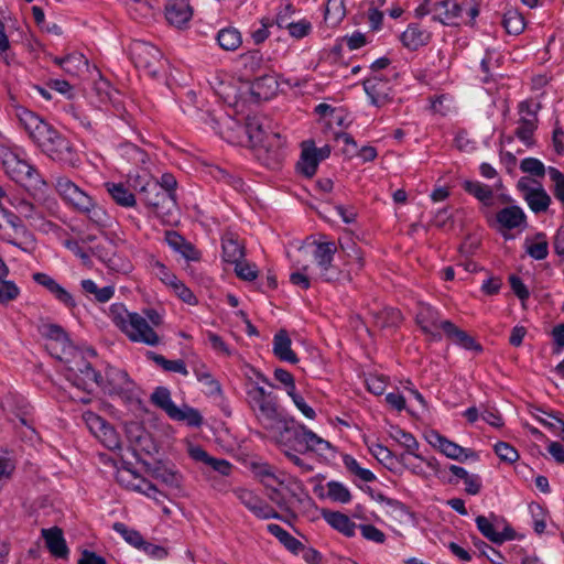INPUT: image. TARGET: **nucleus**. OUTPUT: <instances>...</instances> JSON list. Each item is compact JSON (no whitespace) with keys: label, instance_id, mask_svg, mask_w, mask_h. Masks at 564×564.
<instances>
[{"label":"nucleus","instance_id":"obj_1","mask_svg":"<svg viewBox=\"0 0 564 564\" xmlns=\"http://www.w3.org/2000/svg\"><path fill=\"white\" fill-rule=\"evenodd\" d=\"M55 357L64 364L63 373L76 388L90 392L93 384H101L102 376L100 372L96 371L85 359L84 354L73 345H68L66 355L56 354Z\"/></svg>","mask_w":564,"mask_h":564},{"label":"nucleus","instance_id":"obj_2","mask_svg":"<svg viewBox=\"0 0 564 564\" xmlns=\"http://www.w3.org/2000/svg\"><path fill=\"white\" fill-rule=\"evenodd\" d=\"M55 189L67 205L78 213L87 215L95 224L102 225L106 223V212L95 203L93 197L69 178L58 176L55 182Z\"/></svg>","mask_w":564,"mask_h":564},{"label":"nucleus","instance_id":"obj_3","mask_svg":"<svg viewBox=\"0 0 564 564\" xmlns=\"http://www.w3.org/2000/svg\"><path fill=\"white\" fill-rule=\"evenodd\" d=\"M55 189L67 205L78 213L87 215L95 224L102 225L106 223V212L95 203L93 197L69 178L58 176L55 182Z\"/></svg>","mask_w":564,"mask_h":564},{"label":"nucleus","instance_id":"obj_4","mask_svg":"<svg viewBox=\"0 0 564 564\" xmlns=\"http://www.w3.org/2000/svg\"><path fill=\"white\" fill-rule=\"evenodd\" d=\"M248 403L261 425L274 431L286 419L279 410L276 398L263 387L253 384L248 391Z\"/></svg>","mask_w":564,"mask_h":564},{"label":"nucleus","instance_id":"obj_5","mask_svg":"<svg viewBox=\"0 0 564 564\" xmlns=\"http://www.w3.org/2000/svg\"><path fill=\"white\" fill-rule=\"evenodd\" d=\"M139 197L163 223L173 224L175 221L177 216L176 196L164 191L159 182H147L140 188Z\"/></svg>","mask_w":564,"mask_h":564},{"label":"nucleus","instance_id":"obj_6","mask_svg":"<svg viewBox=\"0 0 564 564\" xmlns=\"http://www.w3.org/2000/svg\"><path fill=\"white\" fill-rule=\"evenodd\" d=\"M37 145L46 155L62 165L76 167L79 164V156L70 142L53 127Z\"/></svg>","mask_w":564,"mask_h":564},{"label":"nucleus","instance_id":"obj_7","mask_svg":"<svg viewBox=\"0 0 564 564\" xmlns=\"http://www.w3.org/2000/svg\"><path fill=\"white\" fill-rule=\"evenodd\" d=\"M273 432L283 454L286 452L307 453L305 425L296 423L292 417H286Z\"/></svg>","mask_w":564,"mask_h":564},{"label":"nucleus","instance_id":"obj_8","mask_svg":"<svg viewBox=\"0 0 564 564\" xmlns=\"http://www.w3.org/2000/svg\"><path fill=\"white\" fill-rule=\"evenodd\" d=\"M2 166L14 182L29 191H42L46 186L39 171L26 161L20 159L17 153L10 156Z\"/></svg>","mask_w":564,"mask_h":564},{"label":"nucleus","instance_id":"obj_9","mask_svg":"<svg viewBox=\"0 0 564 564\" xmlns=\"http://www.w3.org/2000/svg\"><path fill=\"white\" fill-rule=\"evenodd\" d=\"M130 56L135 67L151 77H156L163 69V55L158 47L150 43L134 41L130 45Z\"/></svg>","mask_w":564,"mask_h":564},{"label":"nucleus","instance_id":"obj_10","mask_svg":"<svg viewBox=\"0 0 564 564\" xmlns=\"http://www.w3.org/2000/svg\"><path fill=\"white\" fill-rule=\"evenodd\" d=\"M336 251L337 247L333 241L315 242L313 257L319 268V278L326 282H334L339 279L340 272L333 265Z\"/></svg>","mask_w":564,"mask_h":564},{"label":"nucleus","instance_id":"obj_11","mask_svg":"<svg viewBox=\"0 0 564 564\" xmlns=\"http://www.w3.org/2000/svg\"><path fill=\"white\" fill-rule=\"evenodd\" d=\"M90 432L109 449L120 447V438L116 430L101 416L94 412H85L83 415Z\"/></svg>","mask_w":564,"mask_h":564},{"label":"nucleus","instance_id":"obj_12","mask_svg":"<svg viewBox=\"0 0 564 564\" xmlns=\"http://www.w3.org/2000/svg\"><path fill=\"white\" fill-rule=\"evenodd\" d=\"M123 333L134 343H142L152 347L161 343L160 336L154 332L145 317L134 312Z\"/></svg>","mask_w":564,"mask_h":564},{"label":"nucleus","instance_id":"obj_13","mask_svg":"<svg viewBox=\"0 0 564 564\" xmlns=\"http://www.w3.org/2000/svg\"><path fill=\"white\" fill-rule=\"evenodd\" d=\"M427 442L438 448L448 458L464 462L467 459H478V454L471 449L462 447L460 445L447 440L436 431H431L426 435Z\"/></svg>","mask_w":564,"mask_h":564},{"label":"nucleus","instance_id":"obj_14","mask_svg":"<svg viewBox=\"0 0 564 564\" xmlns=\"http://www.w3.org/2000/svg\"><path fill=\"white\" fill-rule=\"evenodd\" d=\"M364 88L371 104L377 107L391 102L395 95V89L391 82L377 75L367 78L364 82Z\"/></svg>","mask_w":564,"mask_h":564},{"label":"nucleus","instance_id":"obj_15","mask_svg":"<svg viewBox=\"0 0 564 564\" xmlns=\"http://www.w3.org/2000/svg\"><path fill=\"white\" fill-rule=\"evenodd\" d=\"M239 501L259 519H281V516L253 491L238 488L235 491Z\"/></svg>","mask_w":564,"mask_h":564},{"label":"nucleus","instance_id":"obj_16","mask_svg":"<svg viewBox=\"0 0 564 564\" xmlns=\"http://www.w3.org/2000/svg\"><path fill=\"white\" fill-rule=\"evenodd\" d=\"M118 480L126 487L153 499L156 503L162 502L160 497H165L151 481L130 469L119 471Z\"/></svg>","mask_w":564,"mask_h":564},{"label":"nucleus","instance_id":"obj_17","mask_svg":"<svg viewBox=\"0 0 564 564\" xmlns=\"http://www.w3.org/2000/svg\"><path fill=\"white\" fill-rule=\"evenodd\" d=\"M18 118L24 130L36 144L41 142L45 134H47V131L52 128L51 124L28 109L20 110L18 112Z\"/></svg>","mask_w":564,"mask_h":564},{"label":"nucleus","instance_id":"obj_18","mask_svg":"<svg viewBox=\"0 0 564 564\" xmlns=\"http://www.w3.org/2000/svg\"><path fill=\"white\" fill-rule=\"evenodd\" d=\"M415 319L424 334L430 335L434 340H441L438 330L442 329L440 324L443 321L436 310L430 305H420Z\"/></svg>","mask_w":564,"mask_h":564},{"label":"nucleus","instance_id":"obj_19","mask_svg":"<svg viewBox=\"0 0 564 564\" xmlns=\"http://www.w3.org/2000/svg\"><path fill=\"white\" fill-rule=\"evenodd\" d=\"M34 282L45 288L57 301L63 303L68 308L76 307V302L73 295L64 289L56 280L43 272H36L32 275Z\"/></svg>","mask_w":564,"mask_h":564},{"label":"nucleus","instance_id":"obj_20","mask_svg":"<svg viewBox=\"0 0 564 564\" xmlns=\"http://www.w3.org/2000/svg\"><path fill=\"white\" fill-rule=\"evenodd\" d=\"M193 15L188 0H170L165 6V17L170 24L181 28Z\"/></svg>","mask_w":564,"mask_h":564},{"label":"nucleus","instance_id":"obj_21","mask_svg":"<svg viewBox=\"0 0 564 564\" xmlns=\"http://www.w3.org/2000/svg\"><path fill=\"white\" fill-rule=\"evenodd\" d=\"M245 131L251 144L253 147H258L259 143L265 142L267 135L271 131V127H269L265 118L260 116H249L246 119Z\"/></svg>","mask_w":564,"mask_h":564},{"label":"nucleus","instance_id":"obj_22","mask_svg":"<svg viewBox=\"0 0 564 564\" xmlns=\"http://www.w3.org/2000/svg\"><path fill=\"white\" fill-rule=\"evenodd\" d=\"M440 326L442 327L446 336L460 347L467 350H474L476 352H480L482 350L480 344H478L465 330L459 329L457 326H455L451 321L441 322Z\"/></svg>","mask_w":564,"mask_h":564},{"label":"nucleus","instance_id":"obj_23","mask_svg":"<svg viewBox=\"0 0 564 564\" xmlns=\"http://www.w3.org/2000/svg\"><path fill=\"white\" fill-rule=\"evenodd\" d=\"M42 536L45 540L46 547L52 555L65 558L68 555V547L63 535V530L58 527L42 530Z\"/></svg>","mask_w":564,"mask_h":564},{"label":"nucleus","instance_id":"obj_24","mask_svg":"<svg viewBox=\"0 0 564 564\" xmlns=\"http://www.w3.org/2000/svg\"><path fill=\"white\" fill-rule=\"evenodd\" d=\"M292 341L285 329L279 330L273 337V354L281 361L296 364L299 358L291 348Z\"/></svg>","mask_w":564,"mask_h":564},{"label":"nucleus","instance_id":"obj_25","mask_svg":"<svg viewBox=\"0 0 564 564\" xmlns=\"http://www.w3.org/2000/svg\"><path fill=\"white\" fill-rule=\"evenodd\" d=\"M250 89L251 94L257 98L269 99L278 89V80L269 72H263L254 78Z\"/></svg>","mask_w":564,"mask_h":564},{"label":"nucleus","instance_id":"obj_26","mask_svg":"<svg viewBox=\"0 0 564 564\" xmlns=\"http://www.w3.org/2000/svg\"><path fill=\"white\" fill-rule=\"evenodd\" d=\"M496 219L502 228L511 230L524 225L527 216L519 206H509L499 210Z\"/></svg>","mask_w":564,"mask_h":564},{"label":"nucleus","instance_id":"obj_27","mask_svg":"<svg viewBox=\"0 0 564 564\" xmlns=\"http://www.w3.org/2000/svg\"><path fill=\"white\" fill-rule=\"evenodd\" d=\"M462 7L457 3H451L449 0L435 1L433 3V20L443 24H452L459 17Z\"/></svg>","mask_w":564,"mask_h":564},{"label":"nucleus","instance_id":"obj_28","mask_svg":"<svg viewBox=\"0 0 564 564\" xmlns=\"http://www.w3.org/2000/svg\"><path fill=\"white\" fill-rule=\"evenodd\" d=\"M147 471L155 479L161 480L172 488H180L182 482V477L177 474V471L166 468L161 463L149 464L145 463Z\"/></svg>","mask_w":564,"mask_h":564},{"label":"nucleus","instance_id":"obj_29","mask_svg":"<svg viewBox=\"0 0 564 564\" xmlns=\"http://www.w3.org/2000/svg\"><path fill=\"white\" fill-rule=\"evenodd\" d=\"M524 200L534 214L546 212L552 202L550 195L541 185L536 188H528Z\"/></svg>","mask_w":564,"mask_h":564},{"label":"nucleus","instance_id":"obj_30","mask_svg":"<svg viewBox=\"0 0 564 564\" xmlns=\"http://www.w3.org/2000/svg\"><path fill=\"white\" fill-rule=\"evenodd\" d=\"M324 519L329 525L346 536H354L357 524L350 518L339 511H324Z\"/></svg>","mask_w":564,"mask_h":564},{"label":"nucleus","instance_id":"obj_31","mask_svg":"<svg viewBox=\"0 0 564 564\" xmlns=\"http://www.w3.org/2000/svg\"><path fill=\"white\" fill-rule=\"evenodd\" d=\"M223 258L226 262L237 263L245 258V247L238 238L229 232L223 238Z\"/></svg>","mask_w":564,"mask_h":564},{"label":"nucleus","instance_id":"obj_32","mask_svg":"<svg viewBox=\"0 0 564 564\" xmlns=\"http://www.w3.org/2000/svg\"><path fill=\"white\" fill-rule=\"evenodd\" d=\"M430 39L431 34L415 24L409 25L401 34L403 45L412 51L427 44Z\"/></svg>","mask_w":564,"mask_h":564},{"label":"nucleus","instance_id":"obj_33","mask_svg":"<svg viewBox=\"0 0 564 564\" xmlns=\"http://www.w3.org/2000/svg\"><path fill=\"white\" fill-rule=\"evenodd\" d=\"M8 218H9V223L13 226V228L17 231H20L23 237V240L21 242L10 240V243L20 248L23 252L32 253L35 249L34 235L22 225L21 219L17 215L10 213L8 215Z\"/></svg>","mask_w":564,"mask_h":564},{"label":"nucleus","instance_id":"obj_34","mask_svg":"<svg viewBox=\"0 0 564 564\" xmlns=\"http://www.w3.org/2000/svg\"><path fill=\"white\" fill-rule=\"evenodd\" d=\"M54 62L72 76H77L88 68V59L80 53H72L63 58L56 57Z\"/></svg>","mask_w":564,"mask_h":564},{"label":"nucleus","instance_id":"obj_35","mask_svg":"<svg viewBox=\"0 0 564 564\" xmlns=\"http://www.w3.org/2000/svg\"><path fill=\"white\" fill-rule=\"evenodd\" d=\"M527 253L534 260H543L549 254V242L544 232H538L524 242Z\"/></svg>","mask_w":564,"mask_h":564},{"label":"nucleus","instance_id":"obj_36","mask_svg":"<svg viewBox=\"0 0 564 564\" xmlns=\"http://www.w3.org/2000/svg\"><path fill=\"white\" fill-rule=\"evenodd\" d=\"M373 323L381 329L397 327L402 321V314L398 308L384 307L372 313Z\"/></svg>","mask_w":564,"mask_h":564},{"label":"nucleus","instance_id":"obj_37","mask_svg":"<svg viewBox=\"0 0 564 564\" xmlns=\"http://www.w3.org/2000/svg\"><path fill=\"white\" fill-rule=\"evenodd\" d=\"M318 160L313 150L310 149L308 142H303L301 158L296 164L297 171L306 177L315 175L318 167Z\"/></svg>","mask_w":564,"mask_h":564},{"label":"nucleus","instance_id":"obj_38","mask_svg":"<svg viewBox=\"0 0 564 564\" xmlns=\"http://www.w3.org/2000/svg\"><path fill=\"white\" fill-rule=\"evenodd\" d=\"M105 186L118 205L122 207H133L135 205V196L122 183L108 182Z\"/></svg>","mask_w":564,"mask_h":564},{"label":"nucleus","instance_id":"obj_39","mask_svg":"<svg viewBox=\"0 0 564 564\" xmlns=\"http://www.w3.org/2000/svg\"><path fill=\"white\" fill-rule=\"evenodd\" d=\"M243 68L247 73L261 75L263 72H269L270 66L264 62L260 51H250L241 56Z\"/></svg>","mask_w":564,"mask_h":564},{"label":"nucleus","instance_id":"obj_40","mask_svg":"<svg viewBox=\"0 0 564 564\" xmlns=\"http://www.w3.org/2000/svg\"><path fill=\"white\" fill-rule=\"evenodd\" d=\"M463 188L486 206H491L494 203V192L490 186L485 185L477 181H465Z\"/></svg>","mask_w":564,"mask_h":564},{"label":"nucleus","instance_id":"obj_41","mask_svg":"<svg viewBox=\"0 0 564 564\" xmlns=\"http://www.w3.org/2000/svg\"><path fill=\"white\" fill-rule=\"evenodd\" d=\"M268 531L274 535L289 551L294 554H297L301 550L304 549L302 542L292 536L288 531H285L279 524L271 523L268 525Z\"/></svg>","mask_w":564,"mask_h":564},{"label":"nucleus","instance_id":"obj_42","mask_svg":"<svg viewBox=\"0 0 564 564\" xmlns=\"http://www.w3.org/2000/svg\"><path fill=\"white\" fill-rule=\"evenodd\" d=\"M390 436L400 445H402L406 449L408 454L414 456L415 459H421V456L415 454V451L419 448V443L411 433L400 427L393 426L391 427Z\"/></svg>","mask_w":564,"mask_h":564},{"label":"nucleus","instance_id":"obj_43","mask_svg":"<svg viewBox=\"0 0 564 564\" xmlns=\"http://www.w3.org/2000/svg\"><path fill=\"white\" fill-rule=\"evenodd\" d=\"M147 358L154 361L158 366H160L165 371L178 372V373H182L183 376L188 375L185 362L182 359L169 360L164 356L159 355L154 351H147Z\"/></svg>","mask_w":564,"mask_h":564},{"label":"nucleus","instance_id":"obj_44","mask_svg":"<svg viewBox=\"0 0 564 564\" xmlns=\"http://www.w3.org/2000/svg\"><path fill=\"white\" fill-rule=\"evenodd\" d=\"M151 402L162 409L170 417L176 412L177 406L171 399L170 390L165 387H156L151 395Z\"/></svg>","mask_w":564,"mask_h":564},{"label":"nucleus","instance_id":"obj_45","mask_svg":"<svg viewBox=\"0 0 564 564\" xmlns=\"http://www.w3.org/2000/svg\"><path fill=\"white\" fill-rule=\"evenodd\" d=\"M536 122V118L527 117H521L518 121V128L514 133L528 147L533 144V133L538 128Z\"/></svg>","mask_w":564,"mask_h":564},{"label":"nucleus","instance_id":"obj_46","mask_svg":"<svg viewBox=\"0 0 564 564\" xmlns=\"http://www.w3.org/2000/svg\"><path fill=\"white\" fill-rule=\"evenodd\" d=\"M346 15L344 0H327L324 20L330 26H336Z\"/></svg>","mask_w":564,"mask_h":564},{"label":"nucleus","instance_id":"obj_47","mask_svg":"<svg viewBox=\"0 0 564 564\" xmlns=\"http://www.w3.org/2000/svg\"><path fill=\"white\" fill-rule=\"evenodd\" d=\"M217 41L221 48L235 51L241 45V35L237 29L226 28L218 32Z\"/></svg>","mask_w":564,"mask_h":564},{"label":"nucleus","instance_id":"obj_48","mask_svg":"<svg viewBox=\"0 0 564 564\" xmlns=\"http://www.w3.org/2000/svg\"><path fill=\"white\" fill-rule=\"evenodd\" d=\"M42 334L45 337H47L48 339H52L55 343L62 345V347H63L62 356H64L68 352V345H72V343L69 341L67 334L61 326H58L56 324L43 325Z\"/></svg>","mask_w":564,"mask_h":564},{"label":"nucleus","instance_id":"obj_49","mask_svg":"<svg viewBox=\"0 0 564 564\" xmlns=\"http://www.w3.org/2000/svg\"><path fill=\"white\" fill-rule=\"evenodd\" d=\"M80 285L86 293L95 295L96 301L100 303L108 302L113 296L115 293L112 286H105L100 289L93 280L89 279L83 280L80 282Z\"/></svg>","mask_w":564,"mask_h":564},{"label":"nucleus","instance_id":"obj_50","mask_svg":"<svg viewBox=\"0 0 564 564\" xmlns=\"http://www.w3.org/2000/svg\"><path fill=\"white\" fill-rule=\"evenodd\" d=\"M343 463L346 469L355 475L356 477L360 478L362 481L371 482L376 480L375 474L366 468L360 467L358 462L350 455L346 454L343 456Z\"/></svg>","mask_w":564,"mask_h":564},{"label":"nucleus","instance_id":"obj_51","mask_svg":"<svg viewBox=\"0 0 564 564\" xmlns=\"http://www.w3.org/2000/svg\"><path fill=\"white\" fill-rule=\"evenodd\" d=\"M112 529L117 533H119L124 539V541L127 543H129L130 545H132L137 549H141V546L144 544L145 540L143 539L141 533L134 529L128 528L122 522H115L112 525Z\"/></svg>","mask_w":564,"mask_h":564},{"label":"nucleus","instance_id":"obj_52","mask_svg":"<svg viewBox=\"0 0 564 564\" xmlns=\"http://www.w3.org/2000/svg\"><path fill=\"white\" fill-rule=\"evenodd\" d=\"M171 419L176 421H185L189 426L193 427H198L203 423L200 413L189 406H184L183 409L177 408L176 412L172 414Z\"/></svg>","mask_w":564,"mask_h":564},{"label":"nucleus","instance_id":"obj_53","mask_svg":"<svg viewBox=\"0 0 564 564\" xmlns=\"http://www.w3.org/2000/svg\"><path fill=\"white\" fill-rule=\"evenodd\" d=\"M326 487L327 496L333 501L348 503L351 500V494L349 489L341 482L332 480L327 482Z\"/></svg>","mask_w":564,"mask_h":564},{"label":"nucleus","instance_id":"obj_54","mask_svg":"<svg viewBox=\"0 0 564 564\" xmlns=\"http://www.w3.org/2000/svg\"><path fill=\"white\" fill-rule=\"evenodd\" d=\"M21 290L15 284V282L11 280H6V278H0V304L7 305L10 302L15 301L20 296Z\"/></svg>","mask_w":564,"mask_h":564},{"label":"nucleus","instance_id":"obj_55","mask_svg":"<svg viewBox=\"0 0 564 564\" xmlns=\"http://www.w3.org/2000/svg\"><path fill=\"white\" fill-rule=\"evenodd\" d=\"M132 315L133 313L129 312L123 304L115 303L110 306V317L122 332L126 330Z\"/></svg>","mask_w":564,"mask_h":564},{"label":"nucleus","instance_id":"obj_56","mask_svg":"<svg viewBox=\"0 0 564 564\" xmlns=\"http://www.w3.org/2000/svg\"><path fill=\"white\" fill-rule=\"evenodd\" d=\"M254 475L265 488L272 485H282L283 480L275 476L269 465L254 466Z\"/></svg>","mask_w":564,"mask_h":564},{"label":"nucleus","instance_id":"obj_57","mask_svg":"<svg viewBox=\"0 0 564 564\" xmlns=\"http://www.w3.org/2000/svg\"><path fill=\"white\" fill-rule=\"evenodd\" d=\"M15 430L22 441L29 442L31 444L40 441L39 433L35 431L32 423L29 422L25 417H19V423L15 424Z\"/></svg>","mask_w":564,"mask_h":564},{"label":"nucleus","instance_id":"obj_58","mask_svg":"<svg viewBox=\"0 0 564 564\" xmlns=\"http://www.w3.org/2000/svg\"><path fill=\"white\" fill-rule=\"evenodd\" d=\"M524 19L518 12L509 11L503 17V26L509 34H520L524 30Z\"/></svg>","mask_w":564,"mask_h":564},{"label":"nucleus","instance_id":"obj_59","mask_svg":"<svg viewBox=\"0 0 564 564\" xmlns=\"http://www.w3.org/2000/svg\"><path fill=\"white\" fill-rule=\"evenodd\" d=\"M372 455L389 469H392L394 463H398V456H395L389 448L381 444H373L370 447Z\"/></svg>","mask_w":564,"mask_h":564},{"label":"nucleus","instance_id":"obj_60","mask_svg":"<svg viewBox=\"0 0 564 564\" xmlns=\"http://www.w3.org/2000/svg\"><path fill=\"white\" fill-rule=\"evenodd\" d=\"M283 145H284V140L280 135V133L271 130L269 132V134L267 135L265 142L259 143L258 147H261V148L265 149L267 151H271L274 155V159H279L280 154H281L280 151L283 148Z\"/></svg>","mask_w":564,"mask_h":564},{"label":"nucleus","instance_id":"obj_61","mask_svg":"<svg viewBox=\"0 0 564 564\" xmlns=\"http://www.w3.org/2000/svg\"><path fill=\"white\" fill-rule=\"evenodd\" d=\"M547 173L551 181L554 183L553 194L564 206V174L552 166L547 169Z\"/></svg>","mask_w":564,"mask_h":564},{"label":"nucleus","instance_id":"obj_62","mask_svg":"<svg viewBox=\"0 0 564 564\" xmlns=\"http://www.w3.org/2000/svg\"><path fill=\"white\" fill-rule=\"evenodd\" d=\"M476 524L479 532L492 543H499L498 531H496L494 524L485 516H478L476 518Z\"/></svg>","mask_w":564,"mask_h":564},{"label":"nucleus","instance_id":"obj_63","mask_svg":"<svg viewBox=\"0 0 564 564\" xmlns=\"http://www.w3.org/2000/svg\"><path fill=\"white\" fill-rule=\"evenodd\" d=\"M494 449L502 462L512 464L519 459L518 451L509 443L498 442Z\"/></svg>","mask_w":564,"mask_h":564},{"label":"nucleus","instance_id":"obj_64","mask_svg":"<svg viewBox=\"0 0 564 564\" xmlns=\"http://www.w3.org/2000/svg\"><path fill=\"white\" fill-rule=\"evenodd\" d=\"M14 207L18 213L26 219L36 221L43 218L35 205L26 199H19Z\"/></svg>","mask_w":564,"mask_h":564}]
</instances>
